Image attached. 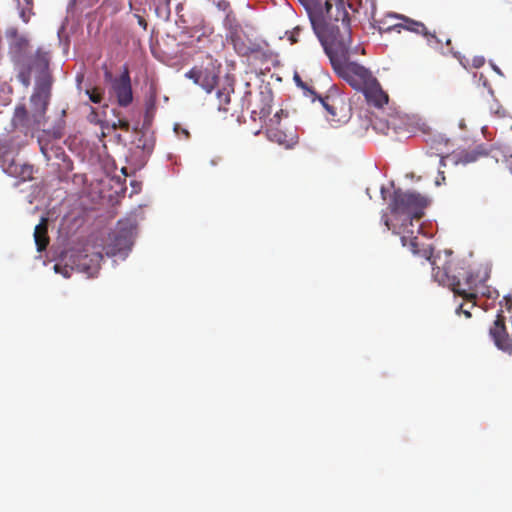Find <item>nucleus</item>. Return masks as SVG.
<instances>
[{
  "instance_id": "obj_1",
  "label": "nucleus",
  "mask_w": 512,
  "mask_h": 512,
  "mask_svg": "<svg viewBox=\"0 0 512 512\" xmlns=\"http://www.w3.org/2000/svg\"><path fill=\"white\" fill-rule=\"evenodd\" d=\"M310 22L335 73L355 90L362 91L374 77L367 68L350 61L352 31L344 3L337 4L331 18L318 6L310 13Z\"/></svg>"
},
{
  "instance_id": "obj_2",
  "label": "nucleus",
  "mask_w": 512,
  "mask_h": 512,
  "mask_svg": "<svg viewBox=\"0 0 512 512\" xmlns=\"http://www.w3.org/2000/svg\"><path fill=\"white\" fill-rule=\"evenodd\" d=\"M429 200L426 196L415 191L394 190L388 208L391 214L395 216H406L405 222L396 229L391 225L387 213H383L381 220L387 230L401 235V241L404 245L409 244L413 253H418V234L421 227H414L413 219L419 220L424 215V210L428 206Z\"/></svg>"
},
{
  "instance_id": "obj_3",
  "label": "nucleus",
  "mask_w": 512,
  "mask_h": 512,
  "mask_svg": "<svg viewBox=\"0 0 512 512\" xmlns=\"http://www.w3.org/2000/svg\"><path fill=\"white\" fill-rule=\"evenodd\" d=\"M433 278L440 285L449 287L455 295L461 296L465 299V303H462L457 308V313H463L466 318L471 317L469 309L465 306L469 305V308L475 307L478 303V295L486 296L487 298H496L498 296L497 291H490L484 282L487 278H480L478 274L473 272H459L458 275L450 274V266L446 267H433Z\"/></svg>"
},
{
  "instance_id": "obj_4",
  "label": "nucleus",
  "mask_w": 512,
  "mask_h": 512,
  "mask_svg": "<svg viewBox=\"0 0 512 512\" xmlns=\"http://www.w3.org/2000/svg\"><path fill=\"white\" fill-rule=\"evenodd\" d=\"M287 117V113L283 110L276 112L273 117L269 118L267 123V137L269 140L278 143L286 148H291L298 141L297 133L293 128H287L281 123V117Z\"/></svg>"
},
{
  "instance_id": "obj_5",
  "label": "nucleus",
  "mask_w": 512,
  "mask_h": 512,
  "mask_svg": "<svg viewBox=\"0 0 512 512\" xmlns=\"http://www.w3.org/2000/svg\"><path fill=\"white\" fill-rule=\"evenodd\" d=\"M388 17L401 19L402 22L386 25L385 21H381L378 26L380 33H387L392 31L400 33L402 29H405L416 34L424 35L427 37L428 41L431 42V44L435 43L437 45H442L443 40L437 37L435 33H429L427 27L423 23L412 20L405 16L389 15Z\"/></svg>"
},
{
  "instance_id": "obj_6",
  "label": "nucleus",
  "mask_w": 512,
  "mask_h": 512,
  "mask_svg": "<svg viewBox=\"0 0 512 512\" xmlns=\"http://www.w3.org/2000/svg\"><path fill=\"white\" fill-rule=\"evenodd\" d=\"M50 83L42 81L38 83L30 97L31 113L34 118L39 119L45 123V114L50 100Z\"/></svg>"
},
{
  "instance_id": "obj_7",
  "label": "nucleus",
  "mask_w": 512,
  "mask_h": 512,
  "mask_svg": "<svg viewBox=\"0 0 512 512\" xmlns=\"http://www.w3.org/2000/svg\"><path fill=\"white\" fill-rule=\"evenodd\" d=\"M489 335L499 350L509 355L512 354V336L507 332L505 317L501 313L497 315L493 325L489 328Z\"/></svg>"
},
{
  "instance_id": "obj_8",
  "label": "nucleus",
  "mask_w": 512,
  "mask_h": 512,
  "mask_svg": "<svg viewBox=\"0 0 512 512\" xmlns=\"http://www.w3.org/2000/svg\"><path fill=\"white\" fill-rule=\"evenodd\" d=\"M112 90L117 98V103L121 107L129 106L133 101V92L131 78L128 67L123 66L121 75L112 81Z\"/></svg>"
},
{
  "instance_id": "obj_9",
  "label": "nucleus",
  "mask_w": 512,
  "mask_h": 512,
  "mask_svg": "<svg viewBox=\"0 0 512 512\" xmlns=\"http://www.w3.org/2000/svg\"><path fill=\"white\" fill-rule=\"evenodd\" d=\"M14 129L27 135L34 130L40 129L43 122L34 118V114L29 113L25 104H18L14 109V114L11 120Z\"/></svg>"
},
{
  "instance_id": "obj_10",
  "label": "nucleus",
  "mask_w": 512,
  "mask_h": 512,
  "mask_svg": "<svg viewBox=\"0 0 512 512\" xmlns=\"http://www.w3.org/2000/svg\"><path fill=\"white\" fill-rule=\"evenodd\" d=\"M247 101L246 109L251 112L254 119H266L271 113L272 97L270 94L260 92L252 99V93L247 92L245 95Z\"/></svg>"
},
{
  "instance_id": "obj_11",
  "label": "nucleus",
  "mask_w": 512,
  "mask_h": 512,
  "mask_svg": "<svg viewBox=\"0 0 512 512\" xmlns=\"http://www.w3.org/2000/svg\"><path fill=\"white\" fill-rule=\"evenodd\" d=\"M70 260L76 267V270L85 273L88 277H94L100 269L102 255L93 253L91 255L76 253L70 256Z\"/></svg>"
},
{
  "instance_id": "obj_12",
  "label": "nucleus",
  "mask_w": 512,
  "mask_h": 512,
  "mask_svg": "<svg viewBox=\"0 0 512 512\" xmlns=\"http://www.w3.org/2000/svg\"><path fill=\"white\" fill-rule=\"evenodd\" d=\"M319 100L328 113L327 119L329 121L339 124L348 120L349 114L345 110V104L342 99L326 96L319 97Z\"/></svg>"
},
{
  "instance_id": "obj_13",
  "label": "nucleus",
  "mask_w": 512,
  "mask_h": 512,
  "mask_svg": "<svg viewBox=\"0 0 512 512\" xmlns=\"http://www.w3.org/2000/svg\"><path fill=\"white\" fill-rule=\"evenodd\" d=\"M186 77L193 80L194 83L201 86L206 92L210 93L218 82L217 75L208 70L194 67L186 73Z\"/></svg>"
},
{
  "instance_id": "obj_14",
  "label": "nucleus",
  "mask_w": 512,
  "mask_h": 512,
  "mask_svg": "<svg viewBox=\"0 0 512 512\" xmlns=\"http://www.w3.org/2000/svg\"><path fill=\"white\" fill-rule=\"evenodd\" d=\"M361 92L364 94L367 102L375 107L381 108L388 103V95L383 91L375 77Z\"/></svg>"
},
{
  "instance_id": "obj_15",
  "label": "nucleus",
  "mask_w": 512,
  "mask_h": 512,
  "mask_svg": "<svg viewBox=\"0 0 512 512\" xmlns=\"http://www.w3.org/2000/svg\"><path fill=\"white\" fill-rule=\"evenodd\" d=\"M3 170L10 176L21 179L22 181L33 178V166L28 164H18L11 161L7 166L2 164Z\"/></svg>"
},
{
  "instance_id": "obj_16",
  "label": "nucleus",
  "mask_w": 512,
  "mask_h": 512,
  "mask_svg": "<svg viewBox=\"0 0 512 512\" xmlns=\"http://www.w3.org/2000/svg\"><path fill=\"white\" fill-rule=\"evenodd\" d=\"M34 240L39 252L44 251L49 244L48 237V220L42 218L40 223L36 225L34 230Z\"/></svg>"
},
{
  "instance_id": "obj_17",
  "label": "nucleus",
  "mask_w": 512,
  "mask_h": 512,
  "mask_svg": "<svg viewBox=\"0 0 512 512\" xmlns=\"http://www.w3.org/2000/svg\"><path fill=\"white\" fill-rule=\"evenodd\" d=\"M119 236H122L124 245H133V240L136 233V225L131 220L118 221L115 231Z\"/></svg>"
},
{
  "instance_id": "obj_18",
  "label": "nucleus",
  "mask_w": 512,
  "mask_h": 512,
  "mask_svg": "<svg viewBox=\"0 0 512 512\" xmlns=\"http://www.w3.org/2000/svg\"><path fill=\"white\" fill-rule=\"evenodd\" d=\"M9 35L12 38L10 49L16 57L20 58L28 50L29 40L26 37L19 35L16 30L11 31Z\"/></svg>"
},
{
  "instance_id": "obj_19",
  "label": "nucleus",
  "mask_w": 512,
  "mask_h": 512,
  "mask_svg": "<svg viewBox=\"0 0 512 512\" xmlns=\"http://www.w3.org/2000/svg\"><path fill=\"white\" fill-rule=\"evenodd\" d=\"M311 7L308 9V15L317 9V7H321L323 9V13L331 18L332 12L336 10L337 4L344 3L343 0H310Z\"/></svg>"
},
{
  "instance_id": "obj_20",
  "label": "nucleus",
  "mask_w": 512,
  "mask_h": 512,
  "mask_svg": "<svg viewBox=\"0 0 512 512\" xmlns=\"http://www.w3.org/2000/svg\"><path fill=\"white\" fill-rule=\"evenodd\" d=\"M122 236H119L116 232L114 233L111 243L106 247V253L111 256H115L121 253L128 252L132 245H124Z\"/></svg>"
},
{
  "instance_id": "obj_21",
  "label": "nucleus",
  "mask_w": 512,
  "mask_h": 512,
  "mask_svg": "<svg viewBox=\"0 0 512 512\" xmlns=\"http://www.w3.org/2000/svg\"><path fill=\"white\" fill-rule=\"evenodd\" d=\"M156 102H157V91H156V88L154 86H151L150 87V90H149V95L146 99V103H145V106H146V119L148 118H152L153 117V114L155 112V109H156Z\"/></svg>"
},
{
  "instance_id": "obj_22",
  "label": "nucleus",
  "mask_w": 512,
  "mask_h": 512,
  "mask_svg": "<svg viewBox=\"0 0 512 512\" xmlns=\"http://www.w3.org/2000/svg\"><path fill=\"white\" fill-rule=\"evenodd\" d=\"M50 61L49 52L43 50L42 48H38L35 52L32 65L37 66L39 68H47Z\"/></svg>"
},
{
  "instance_id": "obj_23",
  "label": "nucleus",
  "mask_w": 512,
  "mask_h": 512,
  "mask_svg": "<svg viewBox=\"0 0 512 512\" xmlns=\"http://www.w3.org/2000/svg\"><path fill=\"white\" fill-rule=\"evenodd\" d=\"M155 13L159 18L169 20L171 14L170 0H159L155 8Z\"/></svg>"
},
{
  "instance_id": "obj_24",
  "label": "nucleus",
  "mask_w": 512,
  "mask_h": 512,
  "mask_svg": "<svg viewBox=\"0 0 512 512\" xmlns=\"http://www.w3.org/2000/svg\"><path fill=\"white\" fill-rule=\"evenodd\" d=\"M217 98L218 109L224 112L228 111V105L230 103V90L227 88L219 90L217 92Z\"/></svg>"
},
{
  "instance_id": "obj_25",
  "label": "nucleus",
  "mask_w": 512,
  "mask_h": 512,
  "mask_svg": "<svg viewBox=\"0 0 512 512\" xmlns=\"http://www.w3.org/2000/svg\"><path fill=\"white\" fill-rule=\"evenodd\" d=\"M69 262L70 263L66 262L64 265L56 263L54 265L55 272L62 274L65 278H69L71 276L72 271L76 270L75 265L70 259Z\"/></svg>"
},
{
  "instance_id": "obj_26",
  "label": "nucleus",
  "mask_w": 512,
  "mask_h": 512,
  "mask_svg": "<svg viewBox=\"0 0 512 512\" xmlns=\"http://www.w3.org/2000/svg\"><path fill=\"white\" fill-rule=\"evenodd\" d=\"M86 94L88 95L91 102L99 104L103 99L104 92L102 89L95 87L92 89H87Z\"/></svg>"
},
{
  "instance_id": "obj_27",
  "label": "nucleus",
  "mask_w": 512,
  "mask_h": 512,
  "mask_svg": "<svg viewBox=\"0 0 512 512\" xmlns=\"http://www.w3.org/2000/svg\"><path fill=\"white\" fill-rule=\"evenodd\" d=\"M17 79L25 87H28L30 85V71L29 70L20 71L17 75Z\"/></svg>"
},
{
  "instance_id": "obj_28",
  "label": "nucleus",
  "mask_w": 512,
  "mask_h": 512,
  "mask_svg": "<svg viewBox=\"0 0 512 512\" xmlns=\"http://www.w3.org/2000/svg\"><path fill=\"white\" fill-rule=\"evenodd\" d=\"M112 127L114 129L119 128V129L123 130L124 132L130 131V123L126 119H118L117 122H114L112 124Z\"/></svg>"
},
{
  "instance_id": "obj_29",
  "label": "nucleus",
  "mask_w": 512,
  "mask_h": 512,
  "mask_svg": "<svg viewBox=\"0 0 512 512\" xmlns=\"http://www.w3.org/2000/svg\"><path fill=\"white\" fill-rule=\"evenodd\" d=\"M219 11L227 13L230 11V3L227 0L212 1Z\"/></svg>"
},
{
  "instance_id": "obj_30",
  "label": "nucleus",
  "mask_w": 512,
  "mask_h": 512,
  "mask_svg": "<svg viewBox=\"0 0 512 512\" xmlns=\"http://www.w3.org/2000/svg\"><path fill=\"white\" fill-rule=\"evenodd\" d=\"M301 31H302V29L299 26H297L290 32L288 39L291 44H295L299 41L298 37H299Z\"/></svg>"
},
{
  "instance_id": "obj_31",
  "label": "nucleus",
  "mask_w": 512,
  "mask_h": 512,
  "mask_svg": "<svg viewBox=\"0 0 512 512\" xmlns=\"http://www.w3.org/2000/svg\"><path fill=\"white\" fill-rule=\"evenodd\" d=\"M484 63H485V59H484V57H482V56H476V57H474V58H473V60H472V65H473V67H475V68H480V67H482V66L484 65Z\"/></svg>"
},
{
  "instance_id": "obj_32",
  "label": "nucleus",
  "mask_w": 512,
  "mask_h": 512,
  "mask_svg": "<svg viewBox=\"0 0 512 512\" xmlns=\"http://www.w3.org/2000/svg\"><path fill=\"white\" fill-rule=\"evenodd\" d=\"M134 17L137 19V23L139 24V26H141L144 30H147L148 23L144 19V17L139 14H134Z\"/></svg>"
},
{
  "instance_id": "obj_33",
  "label": "nucleus",
  "mask_w": 512,
  "mask_h": 512,
  "mask_svg": "<svg viewBox=\"0 0 512 512\" xmlns=\"http://www.w3.org/2000/svg\"><path fill=\"white\" fill-rule=\"evenodd\" d=\"M504 300L507 310L512 312V296L504 297Z\"/></svg>"
},
{
  "instance_id": "obj_34",
  "label": "nucleus",
  "mask_w": 512,
  "mask_h": 512,
  "mask_svg": "<svg viewBox=\"0 0 512 512\" xmlns=\"http://www.w3.org/2000/svg\"><path fill=\"white\" fill-rule=\"evenodd\" d=\"M396 121H397V118L393 117L391 121L387 122V128L390 129V126H392V128L395 130L397 127Z\"/></svg>"
},
{
  "instance_id": "obj_35",
  "label": "nucleus",
  "mask_w": 512,
  "mask_h": 512,
  "mask_svg": "<svg viewBox=\"0 0 512 512\" xmlns=\"http://www.w3.org/2000/svg\"><path fill=\"white\" fill-rule=\"evenodd\" d=\"M294 80L296 81L298 86H300L302 88H305V84L302 82V80H301L299 75L295 74Z\"/></svg>"
},
{
  "instance_id": "obj_36",
  "label": "nucleus",
  "mask_w": 512,
  "mask_h": 512,
  "mask_svg": "<svg viewBox=\"0 0 512 512\" xmlns=\"http://www.w3.org/2000/svg\"><path fill=\"white\" fill-rule=\"evenodd\" d=\"M20 17L22 18V20L25 22V23H28L29 21V15L26 13L25 10H22L21 13H20Z\"/></svg>"
},
{
  "instance_id": "obj_37",
  "label": "nucleus",
  "mask_w": 512,
  "mask_h": 512,
  "mask_svg": "<svg viewBox=\"0 0 512 512\" xmlns=\"http://www.w3.org/2000/svg\"><path fill=\"white\" fill-rule=\"evenodd\" d=\"M104 76H105L106 81H111V82L113 81L112 74L110 71H106Z\"/></svg>"
},
{
  "instance_id": "obj_38",
  "label": "nucleus",
  "mask_w": 512,
  "mask_h": 512,
  "mask_svg": "<svg viewBox=\"0 0 512 512\" xmlns=\"http://www.w3.org/2000/svg\"><path fill=\"white\" fill-rule=\"evenodd\" d=\"M424 254H425V256H426V259H427V260H430V254L432 255V251H431V252H428V251H426V250H425V251H424Z\"/></svg>"
},
{
  "instance_id": "obj_39",
  "label": "nucleus",
  "mask_w": 512,
  "mask_h": 512,
  "mask_svg": "<svg viewBox=\"0 0 512 512\" xmlns=\"http://www.w3.org/2000/svg\"><path fill=\"white\" fill-rule=\"evenodd\" d=\"M374 9H375L374 1H373V0H371V11L373 12V11H374Z\"/></svg>"
},
{
  "instance_id": "obj_40",
  "label": "nucleus",
  "mask_w": 512,
  "mask_h": 512,
  "mask_svg": "<svg viewBox=\"0 0 512 512\" xmlns=\"http://www.w3.org/2000/svg\"><path fill=\"white\" fill-rule=\"evenodd\" d=\"M445 42H446V44H447V45H450V44H451V40H450L449 38H446V39H445Z\"/></svg>"
},
{
  "instance_id": "obj_41",
  "label": "nucleus",
  "mask_w": 512,
  "mask_h": 512,
  "mask_svg": "<svg viewBox=\"0 0 512 512\" xmlns=\"http://www.w3.org/2000/svg\"><path fill=\"white\" fill-rule=\"evenodd\" d=\"M459 125H460V127H461L462 129H464V128H465V124H464L463 122H460V124H459Z\"/></svg>"
}]
</instances>
